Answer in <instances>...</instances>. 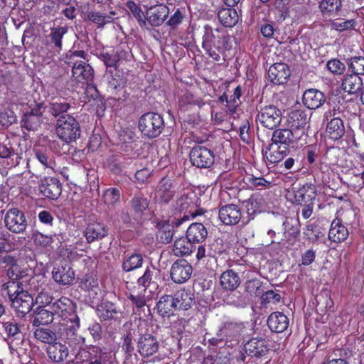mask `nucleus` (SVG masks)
I'll list each match as a JSON object with an SVG mask.
<instances>
[{"label": "nucleus", "mask_w": 364, "mask_h": 364, "mask_svg": "<svg viewBox=\"0 0 364 364\" xmlns=\"http://www.w3.org/2000/svg\"><path fill=\"white\" fill-rule=\"evenodd\" d=\"M16 116L15 113L9 109L0 107V124L4 127H9L16 122Z\"/></svg>", "instance_id": "nucleus-54"}, {"label": "nucleus", "mask_w": 364, "mask_h": 364, "mask_svg": "<svg viewBox=\"0 0 364 364\" xmlns=\"http://www.w3.org/2000/svg\"><path fill=\"white\" fill-rule=\"evenodd\" d=\"M17 277L18 275H16V278H12L11 280L4 283L2 286V290L6 291L9 301L15 296H18L21 292L26 291L23 289V284L16 280Z\"/></svg>", "instance_id": "nucleus-45"}, {"label": "nucleus", "mask_w": 364, "mask_h": 364, "mask_svg": "<svg viewBox=\"0 0 364 364\" xmlns=\"http://www.w3.org/2000/svg\"><path fill=\"white\" fill-rule=\"evenodd\" d=\"M32 237L36 245L44 247L50 245L53 242V239L51 235H43L38 231L33 233Z\"/></svg>", "instance_id": "nucleus-61"}, {"label": "nucleus", "mask_w": 364, "mask_h": 364, "mask_svg": "<svg viewBox=\"0 0 364 364\" xmlns=\"http://www.w3.org/2000/svg\"><path fill=\"white\" fill-rule=\"evenodd\" d=\"M34 337L39 341L51 345L56 341L55 333L49 328H38L33 333Z\"/></svg>", "instance_id": "nucleus-48"}, {"label": "nucleus", "mask_w": 364, "mask_h": 364, "mask_svg": "<svg viewBox=\"0 0 364 364\" xmlns=\"http://www.w3.org/2000/svg\"><path fill=\"white\" fill-rule=\"evenodd\" d=\"M240 284V278L232 269L225 271L220 277V284L225 290L233 291L239 287Z\"/></svg>", "instance_id": "nucleus-31"}, {"label": "nucleus", "mask_w": 364, "mask_h": 364, "mask_svg": "<svg viewBox=\"0 0 364 364\" xmlns=\"http://www.w3.org/2000/svg\"><path fill=\"white\" fill-rule=\"evenodd\" d=\"M228 304L236 307H245L248 304V299L240 292H235L230 295L228 299Z\"/></svg>", "instance_id": "nucleus-60"}, {"label": "nucleus", "mask_w": 364, "mask_h": 364, "mask_svg": "<svg viewBox=\"0 0 364 364\" xmlns=\"http://www.w3.org/2000/svg\"><path fill=\"white\" fill-rule=\"evenodd\" d=\"M176 192V186L169 178H162L156 192V198L160 203H168Z\"/></svg>", "instance_id": "nucleus-23"}, {"label": "nucleus", "mask_w": 364, "mask_h": 364, "mask_svg": "<svg viewBox=\"0 0 364 364\" xmlns=\"http://www.w3.org/2000/svg\"><path fill=\"white\" fill-rule=\"evenodd\" d=\"M68 28L67 26H57L50 28L48 35L49 42L53 49L60 52L63 48L62 40L63 36L68 33Z\"/></svg>", "instance_id": "nucleus-38"}, {"label": "nucleus", "mask_w": 364, "mask_h": 364, "mask_svg": "<svg viewBox=\"0 0 364 364\" xmlns=\"http://www.w3.org/2000/svg\"><path fill=\"white\" fill-rule=\"evenodd\" d=\"M347 64L353 73L364 75V56H353L348 60Z\"/></svg>", "instance_id": "nucleus-51"}, {"label": "nucleus", "mask_w": 364, "mask_h": 364, "mask_svg": "<svg viewBox=\"0 0 364 364\" xmlns=\"http://www.w3.org/2000/svg\"><path fill=\"white\" fill-rule=\"evenodd\" d=\"M306 123L307 115L304 111L301 109H295L289 113L288 118V125L291 129L305 127Z\"/></svg>", "instance_id": "nucleus-42"}, {"label": "nucleus", "mask_w": 364, "mask_h": 364, "mask_svg": "<svg viewBox=\"0 0 364 364\" xmlns=\"http://www.w3.org/2000/svg\"><path fill=\"white\" fill-rule=\"evenodd\" d=\"M177 310H188L193 302V294L188 290L180 289L173 296Z\"/></svg>", "instance_id": "nucleus-34"}, {"label": "nucleus", "mask_w": 364, "mask_h": 364, "mask_svg": "<svg viewBox=\"0 0 364 364\" xmlns=\"http://www.w3.org/2000/svg\"><path fill=\"white\" fill-rule=\"evenodd\" d=\"M304 105L310 109L321 107L326 102V97L322 92L316 89L306 90L302 97Z\"/></svg>", "instance_id": "nucleus-25"}, {"label": "nucleus", "mask_w": 364, "mask_h": 364, "mask_svg": "<svg viewBox=\"0 0 364 364\" xmlns=\"http://www.w3.org/2000/svg\"><path fill=\"white\" fill-rule=\"evenodd\" d=\"M87 18L97 24L99 26H103L106 23L112 21L113 18L111 15L100 13L99 11H90L87 14Z\"/></svg>", "instance_id": "nucleus-53"}, {"label": "nucleus", "mask_w": 364, "mask_h": 364, "mask_svg": "<svg viewBox=\"0 0 364 364\" xmlns=\"http://www.w3.org/2000/svg\"><path fill=\"white\" fill-rule=\"evenodd\" d=\"M157 312L162 317H169L176 311V303L173 296L163 295L156 304Z\"/></svg>", "instance_id": "nucleus-32"}, {"label": "nucleus", "mask_w": 364, "mask_h": 364, "mask_svg": "<svg viewBox=\"0 0 364 364\" xmlns=\"http://www.w3.org/2000/svg\"><path fill=\"white\" fill-rule=\"evenodd\" d=\"M292 133L289 129H279L274 131L272 136V143L281 146H292Z\"/></svg>", "instance_id": "nucleus-39"}, {"label": "nucleus", "mask_w": 364, "mask_h": 364, "mask_svg": "<svg viewBox=\"0 0 364 364\" xmlns=\"http://www.w3.org/2000/svg\"><path fill=\"white\" fill-rule=\"evenodd\" d=\"M46 111L43 103L36 104L30 112L24 114L21 119V126L28 131L38 129L43 122V114Z\"/></svg>", "instance_id": "nucleus-9"}, {"label": "nucleus", "mask_w": 364, "mask_h": 364, "mask_svg": "<svg viewBox=\"0 0 364 364\" xmlns=\"http://www.w3.org/2000/svg\"><path fill=\"white\" fill-rule=\"evenodd\" d=\"M349 235L348 228L343 224L342 220L338 218V213L336 217L331 223L328 237L329 240L335 243H341L345 241Z\"/></svg>", "instance_id": "nucleus-19"}, {"label": "nucleus", "mask_w": 364, "mask_h": 364, "mask_svg": "<svg viewBox=\"0 0 364 364\" xmlns=\"http://www.w3.org/2000/svg\"><path fill=\"white\" fill-rule=\"evenodd\" d=\"M245 326L243 323H225L222 328H220L217 338H213L210 343L218 345L223 341H232L236 339L244 331Z\"/></svg>", "instance_id": "nucleus-10"}, {"label": "nucleus", "mask_w": 364, "mask_h": 364, "mask_svg": "<svg viewBox=\"0 0 364 364\" xmlns=\"http://www.w3.org/2000/svg\"><path fill=\"white\" fill-rule=\"evenodd\" d=\"M144 258L140 253L127 254L123 259L122 269L129 272L140 268L142 266Z\"/></svg>", "instance_id": "nucleus-41"}, {"label": "nucleus", "mask_w": 364, "mask_h": 364, "mask_svg": "<svg viewBox=\"0 0 364 364\" xmlns=\"http://www.w3.org/2000/svg\"><path fill=\"white\" fill-rule=\"evenodd\" d=\"M55 130L58 136L67 143L74 141L80 136V124L70 114L59 117Z\"/></svg>", "instance_id": "nucleus-3"}, {"label": "nucleus", "mask_w": 364, "mask_h": 364, "mask_svg": "<svg viewBox=\"0 0 364 364\" xmlns=\"http://www.w3.org/2000/svg\"><path fill=\"white\" fill-rule=\"evenodd\" d=\"M289 324L287 316L279 311L272 313L267 318L268 327L272 332L282 333L287 329Z\"/></svg>", "instance_id": "nucleus-29"}, {"label": "nucleus", "mask_w": 364, "mask_h": 364, "mask_svg": "<svg viewBox=\"0 0 364 364\" xmlns=\"http://www.w3.org/2000/svg\"><path fill=\"white\" fill-rule=\"evenodd\" d=\"M218 217L224 225H234L240 222L242 212L237 205L228 204L219 209Z\"/></svg>", "instance_id": "nucleus-16"}, {"label": "nucleus", "mask_w": 364, "mask_h": 364, "mask_svg": "<svg viewBox=\"0 0 364 364\" xmlns=\"http://www.w3.org/2000/svg\"><path fill=\"white\" fill-rule=\"evenodd\" d=\"M159 348V344L155 336L145 333L139 336L137 341V350L143 357H149L155 354Z\"/></svg>", "instance_id": "nucleus-14"}, {"label": "nucleus", "mask_w": 364, "mask_h": 364, "mask_svg": "<svg viewBox=\"0 0 364 364\" xmlns=\"http://www.w3.org/2000/svg\"><path fill=\"white\" fill-rule=\"evenodd\" d=\"M287 197L292 203L302 205L314 200L316 197L315 188L311 185H299L288 191Z\"/></svg>", "instance_id": "nucleus-7"}, {"label": "nucleus", "mask_w": 364, "mask_h": 364, "mask_svg": "<svg viewBox=\"0 0 364 364\" xmlns=\"http://www.w3.org/2000/svg\"><path fill=\"white\" fill-rule=\"evenodd\" d=\"M362 86L363 80L360 75L353 73L346 75L342 82L343 90L350 94L356 93L361 89Z\"/></svg>", "instance_id": "nucleus-37"}, {"label": "nucleus", "mask_w": 364, "mask_h": 364, "mask_svg": "<svg viewBox=\"0 0 364 364\" xmlns=\"http://www.w3.org/2000/svg\"><path fill=\"white\" fill-rule=\"evenodd\" d=\"M169 14L168 7L163 4L150 6L146 11V20L152 26H159Z\"/></svg>", "instance_id": "nucleus-17"}, {"label": "nucleus", "mask_w": 364, "mask_h": 364, "mask_svg": "<svg viewBox=\"0 0 364 364\" xmlns=\"http://www.w3.org/2000/svg\"><path fill=\"white\" fill-rule=\"evenodd\" d=\"M282 121V112L274 105H269L262 107L257 116V122L262 127L274 129Z\"/></svg>", "instance_id": "nucleus-5"}, {"label": "nucleus", "mask_w": 364, "mask_h": 364, "mask_svg": "<svg viewBox=\"0 0 364 364\" xmlns=\"http://www.w3.org/2000/svg\"><path fill=\"white\" fill-rule=\"evenodd\" d=\"M0 158L10 160L8 165L11 166H16L21 159V157L17 153H15L11 147L1 142H0Z\"/></svg>", "instance_id": "nucleus-46"}, {"label": "nucleus", "mask_w": 364, "mask_h": 364, "mask_svg": "<svg viewBox=\"0 0 364 364\" xmlns=\"http://www.w3.org/2000/svg\"><path fill=\"white\" fill-rule=\"evenodd\" d=\"M129 205L130 211L134 218L137 220H141L149 208V201L144 196L139 193L134 195L130 200Z\"/></svg>", "instance_id": "nucleus-28"}, {"label": "nucleus", "mask_w": 364, "mask_h": 364, "mask_svg": "<svg viewBox=\"0 0 364 364\" xmlns=\"http://www.w3.org/2000/svg\"><path fill=\"white\" fill-rule=\"evenodd\" d=\"M202 37V48L213 60L220 61L221 57L232 47V37L223 27L213 28L205 25Z\"/></svg>", "instance_id": "nucleus-1"}, {"label": "nucleus", "mask_w": 364, "mask_h": 364, "mask_svg": "<svg viewBox=\"0 0 364 364\" xmlns=\"http://www.w3.org/2000/svg\"><path fill=\"white\" fill-rule=\"evenodd\" d=\"M121 197L120 191L117 188L106 189L102 195V199L107 205H114L119 202Z\"/></svg>", "instance_id": "nucleus-50"}, {"label": "nucleus", "mask_w": 364, "mask_h": 364, "mask_svg": "<svg viewBox=\"0 0 364 364\" xmlns=\"http://www.w3.org/2000/svg\"><path fill=\"white\" fill-rule=\"evenodd\" d=\"M36 157L38 161L43 164L45 168L54 171L56 168V164L51 157L41 151H36Z\"/></svg>", "instance_id": "nucleus-63"}, {"label": "nucleus", "mask_w": 364, "mask_h": 364, "mask_svg": "<svg viewBox=\"0 0 364 364\" xmlns=\"http://www.w3.org/2000/svg\"><path fill=\"white\" fill-rule=\"evenodd\" d=\"M46 353L50 360L55 363H63L71 360L69 359V349L68 346L60 342H54L51 345H48Z\"/></svg>", "instance_id": "nucleus-18"}, {"label": "nucleus", "mask_w": 364, "mask_h": 364, "mask_svg": "<svg viewBox=\"0 0 364 364\" xmlns=\"http://www.w3.org/2000/svg\"><path fill=\"white\" fill-rule=\"evenodd\" d=\"M355 25V23L354 20L340 21L337 19L334 21H331L329 23V26L331 29L338 32L353 29L354 28Z\"/></svg>", "instance_id": "nucleus-55"}, {"label": "nucleus", "mask_w": 364, "mask_h": 364, "mask_svg": "<svg viewBox=\"0 0 364 364\" xmlns=\"http://www.w3.org/2000/svg\"><path fill=\"white\" fill-rule=\"evenodd\" d=\"M192 272L193 268L188 262L185 259H178L171 267V279L175 283L182 284L190 279Z\"/></svg>", "instance_id": "nucleus-11"}, {"label": "nucleus", "mask_w": 364, "mask_h": 364, "mask_svg": "<svg viewBox=\"0 0 364 364\" xmlns=\"http://www.w3.org/2000/svg\"><path fill=\"white\" fill-rule=\"evenodd\" d=\"M173 232L174 230L172 225L169 223L164 224L158 231L157 237L162 243L167 244L171 241Z\"/></svg>", "instance_id": "nucleus-56"}, {"label": "nucleus", "mask_w": 364, "mask_h": 364, "mask_svg": "<svg viewBox=\"0 0 364 364\" xmlns=\"http://www.w3.org/2000/svg\"><path fill=\"white\" fill-rule=\"evenodd\" d=\"M4 223L9 230L16 234L23 232L28 225L24 213L18 208H11L6 212Z\"/></svg>", "instance_id": "nucleus-6"}, {"label": "nucleus", "mask_w": 364, "mask_h": 364, "mask_svg": "<svg viewBox=\"0 0 364 364\" xmlns=\"http://www.w3.org/2000/svg\"><path fill=\"white\" fill-rule=\"evenodd\" d=\"M218 17L219 21L225 27H232L239 20L238 13L234 8L220 9L218 13Z\"/></svg>", "instance_id": "nucleus-36"}, {"label": "nucleus", "mask_w": 364, "mask_h": 364, "mask_svg": "<svg viewBox=\"0 0 364 364\" xmlns=\"http://www.w3.org/2000/svg\"><path fill=\"white\" fill-rule=\"evenodd\" d=\"M185 17V8H178L174 11L173 14L171 15L166 23L171 28L175 29L178 28L180 24L182 23Z\"/></svg>", "instance_id": "nucleus-52"}, {"label": "nucleus", "mask_w": 364, "mask_h": 364, "mask_svg": "<svg viewBox=\"0 0 364 364\" xmlns=\"http://www.w3.org/2000/svg\"><path fill=\"white\" fill-rule=\"evenodd\" d=\"M341 6V0H323L319 4V9L323 18H331L338 15Z\"/></svg>", "instance_id": "nucleus-35"}, {"label": "nucleus", "mask_w": 364, "mask_h": 364, "mask_svg": "<svg viewBox=\"0 0 364 364\" xmlns=\"http://www.w3.org/2000/svg\"><path fill=\"white\" fill-rule=\"evenodd\" d=\"M326 132L334 140L341 138L344 134V126L341 119L336 117L331 119L327 124Z\"/></svg>", "instance_id": "nucleus-43"}, {"label": "nucleus", "mask_w": 364, "mask_h": 364, "mask_svg": "<svg viewBox=\"0 0 364 364\" xmlns=\"http://www.w3.org/2000/svg\"><path fill=\"white\" fill-rule=\"evenodd\" d=\"M41 193L51 200H57L62 193V184L55 177H45L38 185Z\"/></svg>", "instance_id": "nucleus-12"}, {"label": "nucleus", "mask_w": 364, "mask_h": 364, "mask_svg": "<svg viewBox=\"0 0 364 364\" xmlns=\"http://www.w3.org/2000/svg\"><path fill=\"white\" fill-rule=\"evenodd\" d=\"M190 160L192 164L198 168H206L214 163V155L209 149L197 145L190 152Z\"/></svg>", "instance_id": "nucleus-8"}, {"label": "nucleus", "mask_w": 364, "mask_h": 364, "mask_svg": "<svg viewBox=\"0 0 364 364\" xmlns=\"http://www.w3.org/2000/svg\"><path fill=\"white\" fill-rule=\"evenodd\" d=\"M10 301L16 316L24 317L31 310L33 299L27 291H25L15 296Z\"/></svg>", "instance_id": "nucleus-13"}, {"label": "nucleus", "mask_w": 364, "mask_h": 364, "mask_svg": "<svg viewBox=\"0 0 364 364\" xmlns=\"http://www.w3.org/2000/svg\"><path fill=\"white\" fill-rule=\"evenodd\" d=\"M54 281L60 285H70L75 279V272L69 265L54 267L52 271Z\"/></svg>", "instance_id": "nucleus-26"}, {"label": "nucleus", "mask_w": 364, "mask_h": 364, "mask_svg": "<svg viewBox=\"0 0 364 364\" xmlns=\"http://www.w3.org/2000/svg\"><path fill=\"white\" fill-rule=\"evenodd\" d=\"M282 235L277 241V244L282 245H285L287 243L292 244L299 234L298 223L292 218H286L282 223Z\"/></svg>", "instance_id": "nucleus-21"}, {"label": "nucleus", "mask_w": 364, "mask_h": 364, "mask_svg": "<svg viewBox=\"0 0 364 364\" xmlns=\"http://www.w3.org/2000/svg\"><path fill=\"white\" fill-rule=\"evenodd\" d=\"M262 303V304H277L280 301L281 296L280 295L272 291H267L264 294H263L261 296Z\"/></svg>", "instance_id": "nucleus-64"}, {"label": "nucleus", "mask_w": 364, "mask_h": 364, "mask_svg": "<svg viewBox=\"0 0 364 364\" xmlns=\"http://www.w3.org/2000/svg\"><path fill=\"white\" fill-rule=\"evenodd\" d=\"M70 108V105L69 103L59 99L50 103L49 112L55 117L58 116L60 117L61 115H66L65 113L67 112Z\"/></svg>", "instance_id": "nucleus-49"}, {"label": "nucleus", "mask_w": 364, "mask_h": 364, "mask_svg": "<svg viewBox=\"0 0 364 364\" xmlns=\"http://www.w3.org/2000/svg\"><path fill=\"white\" fill-rule=\"evenodd\" d=\"M289 153V149L287 146H281L272 143L265 150L264 155L270 163L276 164L282 161Z\"/></svg>", "instance_id": "nucleus-30"}, {"label": "nucleus", "mask_w": 364, "mask_h": 364, "mask_svg": "<svg viewBox=\"0 0 364 364\" xmlns=\"http://www.w3.org/2000/svg\"><path fill=\"white\" fill-rule=\"evenodd\" d=\"M164 128L162 116L154 112L144 114L139 120V129L142 134L152 139L159 136Z\"/></svg>", "instance_id": "nucleus-4"}, {"label": "nucleus", "mask_w": 364, "mask_h": 364, "mask_svg": "<svg viewBox=\"0 0 364 364\" xmlns=\"http://www.w3.org/2000/svg\"><path fill=\"white\" fill-rule=\"evenodd\" d=\"M289 76L290 70L285 63H275L271 65L268 70V77L275 85L286 83Z\"/></svg>", "instance_id": "nucleus-22"}, {"label": "nucleus", "mask_w": 364, "mask_h": 364, "mask_svg": "<svg viewBox=\"0 0 364 364\" xmlns=\"http://www.w3.org/2000/svg\"><path fill=\"white\" fill-rule=\"evenodd\" d=\"M49 308L51 309L54 317L61 318L68 323H70V325L67 323L65 328L67 339H70L75 335L80 327V318L75 314V306L73 301L68 297L63 296L53 302Z\"/></svg>", "instance_id": "nucleus-2"}, {"label": "nucleus", "mask_w": 364, "mask_h": 364, "mask_svg": "<svg viewBox=\"0 0 364 364\" xmlns=\"http://www.w3.org/2000/svg\"><path fill=\"white\" fill-rule=\"evenodd\" d=\"M193 243L186 237L177 239L173 244V253L178 257L189 255L193 250Z\"/></svg>", "instance_id": "nucleus-40"}, {"label": "nucleus", "mask_w": 364, "mask_h": 364, "mask_svg": "<svg viewBox=\"0 0 364 364\" xmlns=\"http://www.w3.org/2000/svg\"><path fill=\"white\" fill-rule=\"evenodd\" d=\"M54 316L51 309L38 308L36 312L33 320L32 324L33 326H39L41 325H47L53 321Z\"/></svg>", "instance_id": "nucleus-44"}, {"label": "nucleus", "mask_w": 364, "mask_h": 364, "mask_svg": "<svg viewBox=\"0 0 364 364\" xmlns=\"http://www.w3.org/2000/svg\"><path fill=\"white\" fill-rule=\"evenodd\" d=\"M244 350L249 356L259 358L265 355L269 348L264 339L253 338L245 344Z\"/></svg>", "instance_id": "nucleus-24"}, {"label": "nucleus", "mask_w": 364, "mask_h": 364, "mask_svg": "<svg viewBox=\"0 0 364 364\" xmlns=\"http://www.w3.org/2000/svg\"><path fill=\"white\" fill-rule=\"evenodd\" d=\"M154 272V267H147L143 275L138 279L137 284L139 286L143 287L144 288V292L146 291V288L149 287L150 284L151 283Z\"/></svg>", "instance_id": "nucleus-57"}, {"label": "nucleus", "mask_w": 364, "mask_h": 364, "mask_svg": "<svg viewBox=\"0 0 364 364\" xmlns=\"http://www.w3.org/2000/svg\"><path fill=\"white\" fill-rule=\"evenodd\" d=\"M261 286L262 282L258 279H250L245 284V291L250 296H259Z\"/></svg>", "instance_id": "nucleus-58"}, {"label": "nucleus", "mask_w": 364, "mask_h": 364, "mask_svg": "<svg viewBox=\"0 0 364 364\" xmlns=\"http://www.w3.org/2000/svg\"><path fill=\"white\" fill-rule=\"evenodd\" d=\"M208 235L205 227L199 223H192L186 231V237L193 244L203 242Z\"/></svg>", "instance_id": "nucleus-33"}, {"label": "nucleus", "mask_w": 364, "mask_h": 364, "mask_svg": "<svg viewBox=\"0 0 364 364\" xmlns=\"http://www.w3.org/2000/svg\"><path fill=\"white\" fill-rule=\"evenodd\" d=\"M292 133V146L295 144L296 146H302L306 144V134L305 127H299L298 129H289Z\"/></svg>", "instance_id": "nucleus-59"}, {"label": "nucleus", "mask_w": 364, "mask_h": 364, "mask_svg": "<svg viewBox=\"0 0 364 364\" xmlns=\"http://www.w3.org/2000/svg\"><path fill=\"white\" fill-rule=\"evenodd\" d=\"M72 73L76 80L83 83H89L94 77V70L84 60L73 62Z\"/></svg>", "instance_id": "nucleus-20"}, {"label": "nucleus", "mask_w": 364, "mask_h": 364, "mask_svg": "<svg viewBox=\"0 0 364 364\" xmlns=\"http://www.w3.org/2000/svg\"><path fill=\"white\" fill-rule=\"evenodd\" d=\"M326 67L333 74L341 75L346 70V65L338 59H333L328 61Z\"/></svg>", "instance_id": "nucleus-62"}, {"label": "nucleus", "mask_w": 364, "mask_h": 364, "mask_svg": "<svg viewBox=\"0 0 364 364\" xmlns=\"http://www.w3.org/2000/svg\"><path fill=\"white\" fill-rule=\"evenodd\" d=\"M195 195L193 193H185L181 196L175 202L174 212L183 213L185 215H188L191 218H195L201 213H197L196 210V205L193 198Z\"/></svg>", "instance_id": "nucleus-15"}, {"label": "nucleus", "mask_w": 364, "mask_h": 364, "mask_svg": "<svg viewBox=\"0 0 364 364\" xmlns=\"http://www.w3.org/2000/svg\"><path fill=\"white\" fill-rule=\"evenodd\" d=\"M80 287L89 292L90 296L97 295L100 290L98 281L92 276H85L80 282Z\"/></svg>", "instance_id": "nucleus-47"}, {"label": "nucleus", "mask_w": 364, "mask_h": 364, "mask_svg": "<svg viewBox=\"0 0 364 364\" xmlns=\"http://www.w3.org/2000/svg\"><path fill=\"white\" fill-rule=\"evenodd\" d=\"M107 234V228L103 223L99 222L89 223L84 231V235L88 243L102 240Z\"/></svg>", "instance_id": "nucleus-27"}]
</instances>
